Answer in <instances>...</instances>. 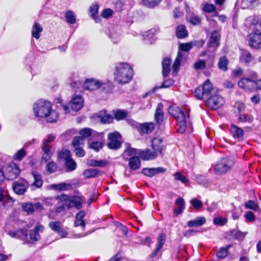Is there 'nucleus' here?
<instances>
[{
    "label": "nucleus",
    "instance_id": "10",
    "mask_svg": "<svg viewBox=\"0 0 261 261\" xmlns=\"http://www.w3.org/2000/svg\"><path fill=\"white\" fill-rule=\"evenodd\" d=\"M249 45L252 48L259 49L261 48V32L258 31H252L248 36Z\"/></svg>",
    "mask_w": 261,
    "mask_h": 261
},
{
    "label": "nucleus",
    "instance_id": "17",
    "mask_svg": "<svg viewBox=\"0 0 261 261\" xmlns=\"http://www.w3.org/2000/svg\"><path fill=\"white\" fill-rule=\"evenodd\" d=\"M44 227L40 224L37 225L35 228L30 231V241L34 242L38 241L40 239V232H42Z\"/></svg>",
    "mask_w": 261,
    "mask_h": 261
},
{
    "label": "nucleus",
    "instance_id": "22",
    "mask_svg": "<svg viewBox=\"0 0 261 261\" xmlns=\"http://www.w3.org/2000/svg\"><path fill=\"white\" fill-rule=\"evenodd\" d=\"M154 117L156 123L161 124L162 122L164 117L163 105L162 103H160L158 105Z\"/></svg>",
    "mask_w": 261,
    "mask_h": 261
},
{
    "label": "nucleus",
    "instance_id": "41",
    "mask_svg": "<svg viewBox=\"0 0 261 261\" xmlns=\"http://www.w3.org/2000/svg\"><path fill=\"white\" fill-rule=\"evenodd\" d=\"M65 17L68 23L74 24L76 22L75 15L73 11L71 10L67 11L65 13Z\"/></svg>",
    "mask_w": 261,
    "mask_h": 261
},
{
    "label": "nucleus",
    "instance_id": "38",
    "mask_svg": "<svg viewBox=\"0 0 261 261\" xmlns=\"http://www.w3.org/2000/svg\"><path fill=\"white\" fill-rule=\"evenodd\" d=\"M89 146L90 148L98 152L103 147V142L101 141H93L91 143H89Z\"/></svg>",
    "mask_w": 261,
    "mask_h": 261
},
{
    "label": "nucleus",
    "instance_id": "50",
    "mask_svg": "<svg viewBox=\"0 0 261 261\" xmlns=\"http://www.w3.org/2000/svg\"><path fill=\"white\" fill-rule=\"evenodd\" d=\"M79 134L83 139L87 138L92 134V130L89 128H84L80 130Z\"/></svg>",
    "mask_w": 261,
    "mask_h": 261
},
{
    "label": "nucleus",
    "instance_id": "32",
    "mask_svg": "<svg viewBox=\"0 0 261 261\" xmlns=\"http://www.w3.org/2000/svg\"><path fill=\"white\" fill-rule=\"evenodd\" d=\"M129 166L133 170H137L140 168L141 163L138 157L133 156L129 160Z\"/></svg>",
    "mask_w": 261,
    "mask_h": 261
},
{
    "label": "nucleus",
    "instance_id": "54",
    "mask_svg": "<svg viewBox=\"0 0 261 261\" xmlns=\"http://www.w3.org/2000/svg\"><path fill=\"white\" fill-rule=\"evenodd\" d=\"M229 247L230 246H228L226 248L223 247L220 248L217 253V257L220 258H223L226 256L228 253L227 250Z\"/></svg>",
    "mask_w": 261,
    "mask_h": 261
},
{
    "label": "nucleus",
    "instance_id": "14",
    "mask_svg": "<svg viewBox=\"0 0 261 261\" xmlns=\"http://www.w3.org/2000/svg\"><path fill=\"white\" fill-rule=\"evenodd\" d=\"M238 86L245 91H252L254 89V81L249 78H243L238 82Z\"/></svg>",
    "mask_w": 261,
    "mask_h": 261
},
{
    "label": "nucleus",
    "instance_id": "4",
    "mask_svg": "<svg viewBox=\"0 0 261 261\" xmlns=\"http://www.w3.org/2000/svg\"><path fill=\"white\" fill-rule=\"evenodd\" d=\"M217 92V90L213 87L212 83L207 80L201 87H199L195 90V95L197 98L205 100Z\"/></svg>",
    "mask_w": 261,
    "mask_h": 261
},
{
    "label": "nucleus",
    "instance_id": "37",
    "mask_svg": "<svg viewBox=\"0 0 261 261\" xmlns=\"http://www.w3.org/2000/svg\"><path fill=\"white\" fill-rule=\"evenodd\" d=\"M253 59L251 53L247 50L242 51L241 56L240 57V60L245 63H249Z\"/></svg>",
    "mask_w": 261,
    "mask_h": 261
},
{
    "label": "nucleus",
    "instance_id": "55",
    "mask_svg": "<svg viewBox=\"0 0 261 261\" xmlns=\"http://www.w3.org/2000/svg\"><path fill=\"white\" fill-rule=\"evenodd\" d=\"M127 113L123 110H118L114 114V117L117 120L123 119L126 117Z\"/></svg>",
    "mask_w": 261,
    "mask_h": 261
},
{
    "label": "nucleus",
    "instance_id": "9",
    "mask_svg": "<svg viewBox=\"0 0 261 261\" xmlns=\"http://www.w3.org/2000/svg\"><path fill=\"white\" fill-rule=\"evenodd\" d=\"M206 105L212 109H217L224 103V99L218 92L205 100Z\"/></svg>",
    "mask_w": 261,
    "mask_h": 261
},
{
    "label": "nucleus",
    "instance_id": "44",
    "mask_svg": "<svg viewBox=\"0 0 261 261\" xmlns=\"http://www.w3.org/2000/svg\"><path fill=\"white\" fill-rule=\"evenodd\" d=\"M4 190L3 188H0V201L4 200V205L7 204L8 206H11L13 204V201L11 198H5L4 195Z\"/></svg>",
    "mask_w": 261,
    "mask_h": 261
},
{
    "label": "nucleus",
    "instance_id": "3",
    "mask_svg": "<svg viewBox=\"0 0 261 261\" xmlns=\"http://www.w3.org/2000/svg\"><path fill=\"white\" fill-rule=\"evenodd\" d=\"M168 113L176 120L178 132L184 133L186 128L187 115L185 112L178 107L171 106L168 109Z\"/></svg>",
    "mask_w": 261,
    "mask_h": 261
},
{
    "label": "nucleus",
    "instance_id": "18",
    "mask_svg": "<svg viewBox=\"0 0 261 261\" xmlns=\"http://www.w3.org/2000/svg\"><path fill=\"white\" fill-rule=\"evenodd\" d=\"M139 155L142 160L145 161L153 160L159 155L155 151H151L148 149L139 151Z\"/></svg>",
    "mask_w": 261,
    "mask_h": 261
},
{
    "label": "nucleus",
    "instance_id": "6",
    "mask_svg": "<svg viewBox=\"0 0 261 261\" xmlns=\"http://www.w3.org/2000/svg\"><path fill=\"white\" fill-rule=\"evenodd\" d=\"M109 82H102L96 79H87L83 83V88L88 91L97 90L100 88L106 89L110 85Z\"/></svg>",
    "mask_w": 261,
    "mask_h": 261
},
{
    "label": "nucleus",
    "instance_id": "21",
    "mask_svg": "<svg viewBox=\"0 0 261 261\" xmlns=\"http://www.w3.org/2000/svg\"><path fill=\"white\" fill-rule=\"evenodd\" d=\"M7 171L9 173L8 176L11 179L15 178L20 173L18 166L14 163H11L9 165Z\"/></svg>",
    "mask_w": 261,
    "mask_h": 261
},
{
    "label": "nucleus",
    "instance_id": "56",
    "mask_svg": "<svg viewBox=\"0 0 261 261\" xmlns=\"http://www.w3.org/2000/svg\"><path fill=\"white\" fill-rule=\"evenodd\" d=\"M99 6L97 4H93L89 8L90 13L91 16L94 18V16L97 13Z\"/></svg>",
    "mask_w": 261,
    "mask_h": 261
},
{
    "label": "nucleus",
    "instance_id": "59",
    "mask_svg": "<svg viewBox=\"0 0 261 261\" xmlns=\"http://www.w3.org/2000/svg\"><path fill=\"white\" fill-rule=\"evenodd\" d=\"M57 169V166L55 162H49L46 166V169L47 172L49 173L54 172Z\"/></svg>",
    "mask_w": 261,
    "mask_h": 261
},
{
    "label": "nucleus",
    "instance_id": "28",
    "mask_svg": "<svg viewBox=\"0 0 261 261\" xmlns=\"http://www.w3.org/2000/svg\"><path fill=\"white\" fill-rule=\"evenodd\" d=\"M177 207L174 210V214L176 216L181 213L185 208V201L182 198H177L175 201Z\"/></svg>",
    "mask_w": 261,
    "mask_h": 261
},
{
    "label": "nucleus",
    "instance_id": "23",
    "mask_svg": "<svg viewBox=\"0 0 261 261\" xmlns=\"http://www.w3.org/2000/svg\"><path fill=\"white\" fill-rule=\"evenodd\" d=\"M205 222L206 219L204 217H199L195 219L188 221L187 225L189 227L200 226L204 224Z\"/></svg>",
    "mask_w": 261,
    "mask_h": 261
},
{
    "label": "nucleus",
    "instance_id": "20",
    "mask_svg": "<svg viewBox=\"0 0 261 261\" xmlns=\"http://www.w3.org/2000/svg\"><path fill=\"white\" fill-rule=\"evenodd\" d=\"M166 169L163 167L144 168L142 170L143 173L149 177H152L157 174L164 173L166 171Z\"/></svg>",
    "mask_w": 261,
    "mask_h": 261
},
{
    "label": "nucleus",
    "instance_id": "63",
    "mask_svg": "<svg viewBox=\"0 0 261 261\" xmlns=\"http://www.w3.org/2000/svg\"><path fill=\"white\" fill-rule=\"evenodd\" d=\"M203 10L206 12L211 13L215 10V7L214 5L207 3L204 5Z\"/></svg>",
    "mask_w": 261,
    "mask_h": 261
},
{
    "label": "nucleus",
    "instance_id": "30",
    "mask_svg": "<svg viewBox=\"0 0 261 261\" xmlns=\"http://www.w3.org/2000/svg\"><path fill=\"white\" fill-rule=\"evenodd\" d=\"M182 59V54L180 53H178L176 59L175 60L172 66V74L174 76L176 75L178 72Z\"/></svg>",
    "mask_w": 261,
    "mask_h": 261
},
{
    "label": "nucleus",
    "instance_id": "40",
    "mask_svg": "<svg viewBox=\"0 0 261 261\" xmlns=\"http://www.w3.org/2000/svg\"><path fill=\"white\" fill-rule=\"evenodd\" d=\"M50 188L59 191H63L68 189L70 188V185L69 184H67L65 183H60L59 184H54L50 186Z\"/></svg>",
    "mask_w": 261,
    "mask_h": 261
},
{
    "label": "nucleus",
    "instance_id": "61",
    "mask_svg": "<svg viewBox=\"0 0 261 261\" xmlns=\"http://www.w3.org/2000/svg\"><path fill=\"white\" fill-rule=\"evenodd\" d=\"M113 11L111 9H106L103 10L101 13V16L105 18H108L112 16Z\"/></svg>",
    "mask_w": 261,
    "mask_h": 261
},
{
    "label": "nucleus",
    "instance_id": "46",
    "mask_svg": "<svg viewBox=\"0 0 261 261\" xmlns=\"http://www.w3.org/2000/svg\"><path fill=\"white\" fill-rule=\"evenodd\" d=\"M65 166L69 171H73L76 168V163L71 159L65 161Z\"/></svg>",
    "mask_w": 261,
    "mask_h": 261
},
{
    "label": "nucleus",
    "instance_id": "25",
    "mask_svg": "<svg viewBox=\"0 0 261 261\" xmlns=\"http://www.w3.org/2000/svg\"><path fill=\"white\" fill-rule=\"evenodd\" d=\"M230 133L233 137L239 139L242 138L244 136L243 130L233 124L231 125Z\"/></svg>",
    "mask_w": 261,
    "mask_h": 261
},
{
    "label": "nucleus",
    "instance_id": "8",
    "mask_svg": "<svg viewBox=\"0 0 261 261\" xmlns=\"http://www.w3.org/2000/svg\"><path fill=\"white\" fill-rule=\"evenodd\" d=\"M84 100L82 96L78 95L73 97L69 102L68 105H63V108L65 113H70L69 108L73 111L77 112L79 111L83 106Z\"/></svg>",
    "mask_w": 261,
    "mask_h": 261
},
{
    "label": "nucleus",
    "instance_id": "1",
    "mask_svg": "<svg viewBox=\"0 0 261 261\" xmlns=\"http://www.w3.org/2000/svg\"><path fill=\"white\" fill-rule=\"evenodd\" d=\"M34 115L39 119L44 118L47 122L54 123L59 118V113L53 110L52 104L44 100L36 101L33 106Z\"/></svg>",
    "mask_w": 261,
    "mask_h": 261
},
{
    "label": "nucleus",
    "instance_id": "24",
    "mask_svg": "<svg viewBox=\"0 0 261 261\" xmlns=\"http://www.w3.org/2000/svg\"><path fill=\"white\" fill-rule=\"evenodd\" d=\"M98 119L103 123H111L113 120V117L105 111L99 112L97 116Z\"/></svg>",
    "mask_w": 261,
    "mask_h": 261
},
{
    "label": "nucleus",
    "instance_id": "2",
    "mask_svg": "<svg viewBox=\"0 0 261 261\" xmlns=\"http://www.w3.org/2000/svg\"><path fill=\"white\" fill-rule=\"evenodd\" d=\"M134 71L130 64L125 62L118 63L114 72V80L120 85H124L133 79Z\"/></svg>",
    "mask_w": 261,
    "mask_h": 261
},
{
    "label": "nucleus",
    "instance_id": "57",
    "mask_svg": "<svg viewBox=\"0 0 261 261\" xmlns=\"http://www.w3.org/2000/svg\"><path fill=\"white\" fill-rule=\"evenodd\" d=\"M83 139L80 136L75 137L72 140V145L74 148L80 147L83 144Z\"/></svg>",
    "mask_w": 261,
    "mask_h": 261
},
{
    "label": "nucleus",
    "instance_id": "35",
    "mask_svg": "<svg viewBox=\"0 0 261 261\" xmlns=\"http://www.w3.org/2000/svg\"><path fill=\"white\" fill-rule=\"evenodd\" d=\"M99 171L96 169L90 168L85 170L83 175L87 178L94 177L98 175Z\"/></svg>",
    "mask_w": 261,
    "mask_h": 261
},
{
    "label": "nucleus",
    "instance_id": "60",
    "mask_svg": "<svg viewBox=\"0 0 261 261\" xmlns=\"http://www.w3.org/2000/svg\"><path fill=\"white\" fill-rule=\"evenodd\" d=\"M227 222V219L222 217H217L214 219V223L217 225H223Z\"/></svg>",
    "mask_w": 261,
    "mask_h": 261
},
{
    "label": "nucleus",
    "instance_id": "34",
    "mask_svg": "<svg viewBox=\"0 0 261 261\" xmlns=\"http://www.w3.org/2000/svg\"><path fill=\"white\" fill-rule=\"evenodd\" d=\"M32 174L34 179L33 185L37 188H40L43 184L41 175L36 171H32Z\"/></svg>",
    "mask_w": 261,
    "mask_h": 261
},
{
    "label": "nucleus",
    "instance_id": "12",
    "mask_svg": "<svg viewBox=\"0 0 261 261\" xmlns=\"http://www.w3.org/2000/svg\"><path fill=\"white\" fill-rule=\"evenodd\" d=\"M64 200H65L64 205L69 208L75 207L77 208H81L83 203V199L80 196H73L68 197L67 196H64Z\"/></svg>",
    "mask_w": 261,
    "mask_h": 261
},
{
    "label": "nucleus",
    "instance_id": "15",
    "mask_svg": "<svg viewBox=\"0 0 261 261\" xmlns=\"http://www.w3.org/2000/svg\"><path fill=\"white\" fill-rule=\"evenodd\" d=\"M49 228L53 230L56 231L62 237L65 238L67 234V232L62 227V224L59 221H53L48 224Z\"/></svg>",
    "mask_w": 261,
    "mask_h": 261
},
{
    "label": "nucleus",
    "instance_id": "58",
    "mask_svg": "<svg viewBox=\"0 0 261 261\" xmlns=\"http://www.w3.org/2000/svg\"><path fill=\"white\" fill-rule=\"evenodd\" d=\"M234 108L237 110L239 113L244 111L245 109V104L242 102H237L234 105Z\"/></svg>",
    "mask_w": 261,
    "mask_h": 261
},
{
    "label": "nucleus",
    "instance_id": "26",
    "mask_svg": "<svg viewBox=\"0 0 261 261\" xmlns=\"http://www.w3.org/2000/svg\"><path fill=\"white\" fill-rule=\"evenodd\" d=\"M171 70V61L169 58H165L162 62V73L167 76Z\"/></svg>",
    "mask_w": 261,
    "mask_h": 261
},
{
    "label": "nucleus",
    "instance_id": "51",
    "mask_svg": "<svg viewBox=\"0 0 261 261\" xmlns=\"http://www.w3.org/2000/svg\"><path fill=\"white\" fill-rule=\"evenodd\" d=\"M139 151L137 152V150L134 148H128L125 150V151L123 153V156L124 158L128 156H133L134 155L138 154L139 155Z\"/></svg>",
    "mask_w": 261,
    "mask_h": 261
},
{
    "label": "nucleus",
    "instance_id": "52",
    "mask_svg": "<svg viewBox=\"0 0 261 261\" xmlns=\"http://www.w3.org/2000/svg\"><path fill=\"white\" fill-rule=\"evenodd\" d=\"M23 210L29 214L32 213L34 211V206L31 203H24L22 204Z\"/></svg>",
    "mask_w": 261,
    "mask_h": 261
},
{
    "label": "nucleus",
    "instance_id": "7",
    "mask_svg": "<svg viewBox=\"0 0 261 261\" xmlns=\"http://www.w3.org/2000/svg\"><path fill=\"white\" fill-rule=\"evenodd\" d=\"M56 136L53 134L48 135L46 138L43 141L42 151H43V154L42 156L41 162L46 163L48 161L51 156L53 154V151H51L52 146L51 143L55 140Z\"/></svg>",
    "mask_w": 261,
    "mask_h": 261
},
{
    "label": "nucleus",
    "instance_id": "42",
    "mask_svg": "<svg viewBox=\"0 0 261 261\" xmlns=\"http://www.w3.org/2000/svg\"><path fill=\"white\" fill-rule=\"evenodd\" d=\"M108 164V162L104 160H91L89 165L92 167H105Z\"/></svg>",
    "mask_w": 261,
    "mask_h": 261
},
{
    "label": "nucleus",
    "instance_id": "13",
    "mask_svg": "<svg viewBox=\"0 0 261 261\" xmlns=\"http://www.w3.org/2000/svg\"><path fill=\"white\" fill-rule=\"evenodd\" d=\"M28 187V184L24 180L15 181L13 185V190L17 195L24 194Z\"/></svg>",
    "mask_w": 261,
    "mask_h": 261
},
{
    "label": "nucleus",
    "instance_id": "29",
    "mask_svg": "<svg viewBox=\"0 0 261 261\" xmlns=\"http://www.w3.org/2000/svg\"><path fill=\"white\" fill-rule=\"evenodd\" d=\"M43 28L38 22H35L33 25L32 29V35L36 39L40 38V34L42 32Z\"/></svg>",
    "mask_w": 261,
    "mask_h": 261
},
{
    "label": "nucleus",
    "instance_id": "39",
    "mask_svg": "<svg viewBox=\"0 0 261 261\" xmlns=\"http://www.w3.org/2000/svg\"><path fill=\"white\" fill-rule=\"evenodd\" d=\"M161 1V0H143L142 4L146 7L153 8L157 6Z\"/></svg>",
    "mask_w": 261,
    "mask_h": 261
},
{
    "label": "nucleus",
    "instance_id": "5",
    "mask_svg": "<svg viewBox=\"0 0 261 261\" xmlns=\"http://www.w3.org/2000/svg\"><path fill=\"white\" fill-rule=\"evenodd\" d=\"M234 163V160L230 157L221 159L215 164L214 172L217 175H223L231 169Z\"/></svg>",
    "mask_w": 261,
    "mask_h": 261
},
{
    "label": "nucleus",
    "instance_id": "45",
    "mask_svg": "<svg viewBox=\"0 0 261 261\" xmlns=\"http://www.w3.org/2000/svg\"><path fill=\"white\" fill-rule=\"evenodd\" d=\"M58 156L60 159H64L65 161L71 158L70 156V152L67 149H62L58 153Z\"/></svg>",
    "mask_w": 261,
    "mask_h": 261
},
{
    "label": "nucleus",
    "instance_id": "16",
    "mask_svg": "<svg viewBox=\"0 0 261 261\" xmlns=\"http://www.w3.org/2000/svg\"><path fill=\"white\" fill-rule=\"evenodd\" d=\"M220 35L217 31L212 33L208 44L209 47L214 48L215 50L220 45Z\"/></svg>",
    "mask_w": 261,
    "mask_h": 261
},
{
    "label": "nucleus",
    "instance_id": "53",
    "mask_svg": "<svg viewBox=\"0 0 261 261\" xmlns=\"http://www.w3.org/2000/svg\"><path fill=\"white\" fill-rule=\"evenodd\" d=\"M245 205L246 208L254 211H257L258 210V204L256 202L252 200H249L246 202Z\"/></svg>",
    "mask_w": 261,
    "mask_h": 261
},
{
    "label": "nucleus",
    "instance_id": "64",
    "mask_svg": "<svg viewBox=\"0 0 261 261\" xmlns=\"http://www.w3.org/2000/svg\"><path fill=\"white\" fill-rule=\"evenodd\" d=\"M110 38L114 43H117L121 40V37L119 34L111 33Z\"/></svg>",
    "mask_w": 261,
    "mask_h": 261
},
{
    "label": "nucleus",
    "instance_id": "31",
    "mask_svg": "<svg viewBox=\"0 0 261 261\" xmlns=\"http://www.w3.org/2000/svg\"><path fill=\"white\" fill-rule=\"evenodd\" d=\"M154 128V124L152 122L144 123L140 125V129L141 132L145 134L151 133Z\"/></svg>",
    "mask_w": 261,
    "mask_h": 261
},
{
    "label": "nucleus",
    "instance_id": "27",
    "mask_svg": "<svg viewBox=\"0 0 261 261\" xmlns=\"http://www.w3.org/2000/svg\"><path fill=\"white\" fill-rule=\"evenodd\" d=\"M166 241V235L164 233L161 234L158 238V243L156 249L153 253L154 256L156 255L159 251L162 248Z\"/></svg>",
    "mask_w": 261,
    "mask_h": 261
},
{
    "label": "nucleus",
    "instance_id": "36",
    "mask_svg": "<svg viewBox=\"0 0 261 261\" xmlns=\"http://www.w3.org/2000/svg\"><path fill=\"white\" fill-rule=\"evenodd\" d=\"M228 61L227 58L225 57H222L219 59L218 66L220 70L223 71H226L228 69Z\"/></svg>",
    "mask_w": 261,
    "mask_h": 261
},
{
    "label": "nucleus",
    "instance_id": "49",
    "mask_svg": "<svg viewBox=\"0 0 261 261\" xmlns=\"http://www.w3.org/2000/svg\"><path fill=\"white\" fill-rule=\"evenodd\" d=\"M190 203L196 210H200L203 206L202 202L196 198L191 199Z\"/></svg>",
    "mask_w": 261,
    "mask_h": 261
},
{
    "label": "nucleus",
    "instance_id": "47",
    "mask_svg": "<svg viewBox=\"0 0 261 261\" xmlns=\"http://www.w3.org/2000/svg\"><path fill=\"white\" fill-rule=\"evenodd\" d=\"M194 68L196 70H203L206 67V62L202 60H198L194 63Z\"/></svg>",
    "mask_w": 261,
    "mask_h": 261
},
{
    "label": "nucleus",
    "instance_id": "11",
    "mask_svg": "<svg viewBox=\"0 0 261 261\" xmlns=\"http://www.w3.org/2000/svg\"><path fill=\"white\" fill-rule=\"evenodd\" d=\"M120 138L121 135L117 132L110 133L108 135L109 142L107 144L109 148L112 149L119 148L121 146Z\"/></svg>",
    "mask_w": 261,
    "mask_h": 261
},
{
    "label": "nucleus",
    "instance_id": "62",
    "mask_svg": "<svg viewBox=\"0 0 261 261\" xmlns=\"http://www.w3.org/2000/svg\"><path fill=\"white\" fill-rule=\"evenodd\" d=\"M189 21L194 25H197L200 23L201 19L199 17L193 15L189 19Z\"/></svg>",
    "mask_w": 261,
    "mask_h": 261
},
{
    "label": "nucleus",
    "instance_id": "33",
    "mask_svg": "<svg viewBox=\"0 0 261 261\" xmlns=\"http://www.w3.org/2000/svg\"><path fill=\"white\" fill-rule=\"evenodd\" d=\"M176 36L179 38H184L188 36V32L185 26L179 25L177 27L176 31Z\"/></svg>",
    "mask_w": 261,
    "mask_h": 261
},
{
    "label": "nucleus",
    "instance_id": "19",
    "mask_svg": "<svg viewBox=\"0 0 261 261\" xmlns=\"http://www.w3.org/2000/svg\"><path fill=\"white\" fill-rule=\"evenodd\" d=\"M162 139L159 137L154 138L151 143V147L159 155L162 154L163 150Z\"/></svg>",
    "mask_w": 261,
    "mask_h": 261
},
{
    "label": "nucleus",
    "instance_id": "48",
    "mask_svg": "<svg viewBox=\"0 0 261 261\" xmlns=\"http://www.w3.org/2000/svg\"><path fill=\"white\" fill-rule=\"evenodd\" d=\"M174 177L175 180H179L183 184H187L189 181V179L179 172H176L174 174Z\"/></svg>",
    "mask_w": 261,
    "mask_h": 261
},
{
    "label": "nucleus",
    "instance_id": "43",
    "mask_svg": "<svg viewBox=\"0 0 261 261\" xmlns=\"http://www.w3.org/2000/svg\"><path fill=\"white\" fill-rule=\"evenodd\" d=\"M26 155L25 150L23 148H21L14 154L13 159L14 160L21 161Z\"/></svg>",
    "mask_w": 261,
    "mask_h": 261
}]
</instances>
